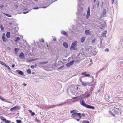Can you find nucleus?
<instances>
[{
    "label": "nucleus",
    "mask_w": 123,
    "mask_h": 123,
    "mask_svg": "<svg viewBox=\"0 0 123 123\" xmlns=\"http://www.w3.org/2000/svg\"><path fill=\"white\" fill-rule=\"evenodd\" d=\"M121 106L118 104H115L114 106V113L116 114H121L122 113Z\"/></svg>",
    "instance_id": "1"
},
{
    "label": "nucleus",
    "mask_w": 123,
    "mask_h": 123,
    "mask_svg": "<svg viewBox=\"0 0 123 123\" xmlns=\"http://www.w3.org/2000/svg\"><path fill=\"white\" fill-rule=\"evenodd\" d=\"M80 114V113H73L71 115V117L76 119L77 121H79L81 117Z\"/></svg>",
    "instance_id": "2"
},
{
    "label": "nucleus",
    "mask_w": 123,
    "mask_h": 123,
    "mask_svg": "<svg viewBox=\"0 0 123 123\" xmlns=\"http://www.w3.org/2000/svg\"><path fill=\"white\" fill-rule=\"evenodd\" d=\"M77 41H75L72 43V45L70 47V49L71 50H76V49L75 47L77 45Z\"/></svg>",
    "instance_id": "3"
},
{
    "label": "nucleus",
    "mask_w": 123,
    "mask_h": 123,
    "mask_svg": "<svg viewBox=\"0 0 123 123\" xmlns=\"http://www.w3.org/2000/svg\"><path fill=\"white\" fill-rule=\"evenodd\" d=\"M19 108L18 106H15L14 107L11 108L10 109V111L12 112L16 111L19 110Z\"/></svg>",
    "instance_id": "4"
},
{
    "label": "nucleus",
    "mask_w": 123,
    "mask_h": 123,
    "mask_svg": "<svg viewBox=\"0 0 123 123\" xmlns=\"http://www.w3.org/2000/svg\"><path fill=\"white\" fill-rule=\"evenodd\" d=\"M0 119L2 120L5 123H10L11 122L10 121L6 120V119L3 116L0 117Z\"/></svg>",
    "instance_id": "5"
},
{
    "label": "nucleus",
    "mask_w": 123,
    "mask_h": 123,
    "mask_svg": "<svg viewBox=\"0 0 123 123\" xmlns=\"http://www.w3.org/2000/svg\"><path fill=\"white\" fill-rule=\"evenodd\" d=\"M2 38L3 41L4 42H6L8 41V39L6 37L5 34L4 33L2 35Z\"/></svg>",
    "instance_id": "6"
},
{
    "label": "nucleus",
    "mask_w": 123,
    "mask_h": 123,
    "mask_svg": "<svg viewBox=\"0 0 123 123\" xmlns=\"http://www.w3.org/2000/svg\"><path fill=\"white\" fill-rule=\"evenodd\" d=\"M85 107L89 109H94L95 108L93 106L87 105L85 103Z\"/></svg>",
    "instance_id": "7"
},
{
    "label": "nucleus",
    "mask_w": 123,
    "mask_h": 123,
    "mask_svg": "<svg viewBox=\"0 0 123 123\" xmlns=\"http://www.w3.org/2000/svg\"><path fill=\"white\" fill-rule=\"evenodd\" d=\"M90 8L89 7L88 8V10L87 11V14L86 16V18L87 19L89 17L90 15Z\"/></svg>",
    "instance_id": "8"
},
{
    "label": "nucleus",
    "mask_w": 123,
    "mask_h": 123,
    "mask_svg": "<svg viewBox=\"0 0 123 123\" xmlns=\"http://www.w3.org/2000/svg\"><path fill=\"white\" fill-rule=\"evenodd\" d=\"M74 62V61L73 60L72 61L70 62L67 64L66 65V66L67 67H70L73 64Z\"/></svg>",
    "instance_id": "9"
},
{
    "label": "nucleus",
    "mask_w": 123,
    "mask_h": 123,
    "mask_svg": "<svg viewBox=\"0 0 123 123\" xmlns=\"http://www.w3.org/2000/svg\"><path fill=\"white\" fill-rule=\"evenodd\" d=\"M19 58L21 59H24L25 58V56L23 52L21 53L19 55Z\"/></svg>",
    "instance_id": "10"
},
{
    "label": "nucleus",
    "mask_w": 123,
    "mask_h": 123,
    "mask_svg": "<svg viewBox=\"0 0 123 123\" xmlns=\"http://www.w3.org/2000/svg\"><path fill=\"white\" fill-rule=\"evenodd\" d=\"M85 33L86 35H90L91 34V31L89 30H85Z\"/></svg>",
    "instance_id": "11"
},
{
    "label": "nucleus",
    "mask_w": 123,
    "mask_h": 123,
    "mask_svg": "<svg viewBox=\"0 0 123 123\" xmlns=\"http://www.w3.org/2000/svg\"><path fill=\"white\" fill-rule=\"evenodd\" d=\"M0 99L2 101L5 102H6L10 103L11 104L12 103L10 102H9L8 101H7L3 97L0 96Z\"/></svg>",
    "instance_id": "12"
},
{
    "label": "nucleus",
    "mask_w": 123,
    "mask_h": 123,
    "mask_svg": "<svg viewBox=\"0 0 123 123\" xmlns=\"http://www.w3.org/2000/svg\"><path fill=\"white\" fill-rule=\"evenodd\" d=\"M60 105H51L49 106H48V107L47 108V109H49V108H54L55 106H60Z\"/></svg>",
    "instance_id": "13"
},
{
    "label": "nucleus",
    "mask_w": 123,
    "mask_h": 123,
    "mask_svg": "<svg viewBox=\"0 0 123 123\" xmlns=\"http://www.w3.org/2000/svg\"><path fill=\"white\" fill-rule=\"evenodd\" d=\"M80 104L81 105L84 106H85V102L83 98L82 99V98H81V100L80 101Z\"/></svg>",
    "instance_id": "14"
},
{
    "label": "nucleus",
    "mask_w": 123,
    "mask_h": 123,
    "mask_svg": "<svg viewBox=\"0 0 123 123\" xmlns=\"http://www.w3.org/2000/svg\"><path fill=\"white\" fill-rule=\"evenodd\" d=\"M106 10L105 9H104L103 10V12L101 14V16L104 17L105 15L106 14Z\"/></svg>",
    "instance_id": "15"
},
{
    "label": "nucleus",
    "mask_w": 123,
    "mask_h": 123,
    "mask_svg": "<svg viewBox=\"0 0 123 123\" xmlns=\"http://www.w3.org/2000/svg\"><path fill=\"white\" fill-rule=\"evenodd\" d=\"M16 71L18 72V73L20 75H22L23 74V72L19 70H16Z\"/></svg>",
    "instance_id": "16"
},
{
    "label": "nucleus",
    "mask_w": 123,
    "mask_h": 123,
    "mask_svg": "<svg viewBox=\"0 0 123 123\" xmlns=\"http://www.w3.org/2000/svg\"><path fill=\"white\" fill-rule=\"evenodd\" d=\"M91 47V46H86V48H85V50H86V51H89V49Z\"/></svg>",
    "instance_id": "17"
},
{
    "label": "nucleus",
    "mask_w": 123,
    "mask_h": 123,
    "mask_svg": "<svg viewBox=\"0 0 123 123\" xmlns=\"http://www.w3.org/2000/svg\"><path fill=\"white\" fill-rule=\"evenodd\" d=\"M6 36L7 38H10V32H7L6 34Z\"/></svg>",
    "instance_id": "18"
},
{
    "label": "nucleus",
    "mask_w": 123,
    "mask_h": 123,
    "mask_svg": "<svg viewBox=\"0 0 123 123\" xmlns=\"http://www.w3.org/2000/svg\"><path fill=\"white\" fill-rule=\"evenodd\" d=\"M63 46L66 48H67L68 47V43L66 42L63 43Z\"/></svg>",
    "instance_id": "19"
},
{
    "label": "nucleus",
    "mask_w": 123,
    "mask_h": 123,
    "mask_svg": "<svg viewBox=\"0 0 123 123\" xmlns=\"http://www.w3.org/2000/svg\"><path fill=\"white\" fill-rule=\"evenodd\" d=\"M28 111L29 112L31 113V115L32 116H34L35 115V113L34 112H32V111L30 110H29Z\"/></svg>",
    "instance_id": "20"
},
{
    "label": "nucleus",
    "mask_w": 123,
    "mask_h": 123,
    "mask_svg": "<svg viewBox=\"0 0 123 123\" xmlns=\"http://www.w3.org/2000/svg\"><path fill=\"white\" fill-rule=\"evenodd\" d=\"M61 33L67 36H68V34H67L66 32L64 31H62L61 32Z\"/></svg>",
    "instance_id": "21"
},
{
    "label": "nucleus",
    "mask_w": 123,
    "mask_h": 123,
    "mask_svg": "<svg viewBox=\"0 0 123 123\" xmlns=\"http://www.w3.org/2000/svg\"><path fill=\"white\" fill-rule=\"evenodd\" d=\"M48 63V62H42L40 63V64H47Z\"/></svg>",
    "instance_id": "22"
},
{
    "label": "nucleus",
    "mask_w": 123,
    "mask_h": 123,
    "mask_svg": "<svg viewBox=\"0 0 123 123\" xmlns=\"http://www.w3.org/2000/svg\"><path fill=\"white\" fill-rule=\"evenodd\" d=\"M106 31H104L103 33L102 34V36L103 37L105 36L106 35Z\"/></svg>",
    "instance_id": "23"
},
{
    "label": "nucleus",
    "mask_w": 123,
    "mask_h": 123,
    "mask_svg": "<svg viewBox=\"0 0 123 123\" xmlns=\"http://www.w3.org/2000/svg\"><path fill=\"white\" fill-rule=\"evenodd\" d=\"M19 50V49L18 48H15V49L14 50L15 53L17 54V52Z\"/></svg>",
    "instance_id": "24"
},
{
    "label": "nucleus",
    "mask_w": 123,
    "mask_h": 123,
    "mask_svg": "<svg viewBox=\"0 0 123 123\" xmlns=\"http://www.w3.org/2000/svg\"><path fill=\"white\" fill-rule=\"evenodd\" d=\"M90 76V74H86V73L85 72V76L91 77Z\"/></svg>",
    "instance_id": "25"
},
{
    "label": "nucleus",
    "mask_w": 123,
    "mask_h": 123,
    "mask_svg": "<svg viewBox=\"0 0 123 123\" xmlns=\"http://www.w3.org/2000/svg\"><path fill=\"white\" fill-rule=\"evenodd\" d=\"M0 63L5 66L6 65V64L4 63L1 61H0Z\"/></svg>",
    "instance_id": "26"
},
{
    "label": "nucleus",
    "mask_w": 123,
    "mask_h": 123,
    "mask_svg": "<svg viewBox=\"0 0 123 123\" xmlns=\"http://www.w3.org/2000/svg\"><path fill=\"white\" fill-rule=\"evenodd\" d=\"M0 28L2 31L4 30V27L2 24L0 25Z\"/></svg>",
    "instance_id": "27"
},
{
    "label": "nucleus",
    "mask_w": 123,
    "mask_h": 123,
    "mask_svg": "<svg viewBox=\"0 0 123 123\" xmlns=\"http://www.w3.org/2000/svg\"><path fill=\"white\" fill-rule=\"evenodd\" d=\"M20 39V38L19 37H17L16 38L15 40V41L16 42H18V41H19Z\"/></svg>",
    "instance_id": "28"
},
{
    "label": "nucleus",
    "mask_w": 123,
    "mask_h": 123,
    "mask_svg": "<svg viewBox=\"0 0 123 123\" xmlns=\"http://www.w3.org/2000/svg\"><path fill=\"white\" fill-rule=\"evenodd\" d=\"M81 41L82 43L84 42L85 41V38L83 37L81 38Z\"/></svg>",
    "instance_id": "29"
},
{
    "label": "nucleus",
    "mask_w": 123,
    "mask_h": 123,
    "mask_svg": "<svg viewBox=\"0 0 123 123\" xmlns=\"http://www.w3.org/2000/svg\"><path fill=\"white\" fill-rule=\"evenodd\" d=\"M27 72L28 74H30L31 73V69H29L27 70Z\"/></svg>",
    "instance_id": "30"
},
{
    "label": "nucleus",
    "mask_w": 123,
    "mask_h": 123,
    "mask_svg": "<svg viewBox=\"0 0 123 123\" xmlns=\"http://www.w3.org/2000/svg\"><path fill=\"white\" fill-rule=\"evenodd\" d=\"M109 112L110 114H111L112 115L113 117H115V116L114 114L111 111H109Z\"/></svg>",
    "instance_id": "31"
},
{
    "label": "nucleus",
    "mask_w": 123,
    "mask_h": 123,
    "mask_svg": "<svg viewBox=\"0 0 123 123\" xmlns=\"http://www.w3.org/2000/svg\"><path fill=\"white\" fill-rule=\"evenodd\" d=\"M4 14L6 16L9 17H12L10 15L8 14H7L5 13H4Z\"/></svg>",
    "instance_id": "32"
},
{
    "label": "nucleus",
    "mask_w": 123,
    "mask_h": 123,
    "mask_svg": "<svg viewBox=\"0 0 123 123\" xmlns=\"http://www.w3.org/2000/svg\"><path fill=\"white\" fill-rule=\"evenodd\" d=\"M16 122L18 123H20L21 122V121L20 120H16Z\"/></svg>",
    "instance_id": "33"
},
{
    "label": "nucleus",
    "mask_w": 123,
    "mask_h": 123,
    "mask_svg": "<svg viewBox=\"0 0 123 123\" xmlns=\"http://www.w3.org/2000/svg\"><path fill=\"white\" fill-rule=\"evenodd\" d=\"M35 119H36V121L37 122H40V120H39L37 119V118H36Z\"/></svg>",
    "instance_id": "34"
},
{
    "label": "nucleus",
    "mask_w": 123,
    "mask_h": 123,
    "mask_svg": "<svg viewBox=\"0 0 123 123\" xmlns=\"http://www.w3.org/2000/svg\"><path fill=\"white\" fill-rule=\"evenodd\" d=\"M5 67H6L8 69L10 70V68L9 67L6 65L5 66Z\"/></svg>",
    "instance_id": "35"
},
{
    "label": "nucleus",
    "mask_w": 123,
    "mask_h": 123,
    "mask_svg": "<svg viewBox=\"0 0 123 123\" xmlns=\"http://www.w3.org/2000/svg\"><path fill=\"white\" fill-rule=\"evenodd\" d=\"M96 41V39H94L92 40V43H94Z\"/></svg>",
    "instance_id": "36"
},
{
    "label": "nucleus",
    "mask_w": 123,
    "mask_h": 123,
    "mask_svg": "<svg viewBox=\"0 0 123 123\" xmlns=\"http://www.w3.org/2000/svg\"><path fill=\"white\" fill-rule=\"evenodd\" d=\"M36 67L33 65H31V67L33 69L35 68Z\"/></svg>",
    "instance_id": "37"
},
{
    "label": "nucleus",
    "mask_w": 123,
    "mask_h": 123,
    "mask_svg": "<svg viewBox=\"0 0 123 123\" xmlns=\"http://www.w3.org/2000/svg\"><path fill=\"white\" fill-rule=\"evenodd\" d=\"M75 112L74 110H72L70 111V112L71 113H72Z\"/></svg>",
    "instance_id": "38"
},
{
    "label": "nucleus",
    "mask_w": 123,
    "mask_h": 123,
    "mask_svg": "<svg viewBox=\"0 0 123 123\" xmlns=\"http://www.w3.org/2000/svg\"><path fill=\"white\" fill-rule=\"evenodd\" d=\"M105 51L108 52L109 51V49L108 48H106L105 49Z\"/></svg>",
    "instance_id": "39"
},
{
    "label": "nucleus",
    "mask_w": 123,
    "mask_h": 123,
    "mask_svg": "<svg viewBox=\"0 0 123 123\" xmlns=\"http://www.w3.org/2000/svg\"><path fill=\"white\" fill-rule=\"evenodd\" d=\"M39 8H38V6H37V7H35L34 8V9H38Z\"/></svg>",
    "instance_id": "40"
},
{
    "label": "nucleus",
    "mask_w": 123,
    "mask_h": 123,
    "mask_svg": "<svg viewBox=\"0 0 123 123\" xmlns=\"http://www.w3.org/2000/svg\"><path fill=\"white\" fill-rule=\"evenodd\" d=\"M78 98V97H73L72 98L73 99H76V98Z\"/></svg>",
    "instance_id": "41"
},
{
    "label": "nucleus",
    "mask_w": 123,
    "mask_h": 123,
    "mask_svg": "<svg viewBox=\"0 0 123 123\" xmlns=\"http://www.w3.org/2000/svg\"><path fill=\"white\" fill-rule=\"evenodd\" d=\"M90 93H89L88 94L87 96H86V97H88L90 96Z\"/></svg>",
    "instance_id": "42"
},
{
    "label": "nucleus",
    "mask_w": 123,
    "mask_h": 123,
    "mask_svg": "<svg viewBox=\"0 0 123 123\" xmlns=\"http://www.w3.org/2000/svg\"><path fill=\"white\" fill-rule=\"evenodd\" d=\"M41 41L43 42H44V40L43 39H42L41 40Z\"/></svg>",
    "instance_id": "43"
},
{
    "label": "nucleus",
    "mask_w": 123,
    "mask_h": 123,
    "mask_svg": "<svg viewBox=\"0 0 123 123\" xmlns=\"http://www.w3.org/2000/svg\"><path fill=\"white\" fill-rule=\"evenodd\" d=\"M14 6L15 7L17 8L18 7V6L17 5H14Z\"/></svg>",
    "instance_id": "44"
},
{
    "label": "nucleus",
    "mask_w": 123,
    "mask_h": 123,
    "mask_svg": "<svg viewBox=\"0 0 123 123\" xmlns=\"http://www.w3.org/2000/svg\"><path fill=\"white\" fill-rule=\"evenodd\" d=\"M4 7V6L3 5H2L0 6V7H1V8H3Z\"/></svg>",
    "instance_id": "45"
},
{
    "label": "nucleus",
    "mask_w": 123,
    "mask_h": 123,
    "mask_svg": "<svg viewBox=\"0 0 123 123\" xmlns=\"http://www.w3.org/2000/svg\"><path fill=\"white\" fill-rule=\"evenodd\" d=\"M26 85H27V84H25V83H23V85L24 86H26Z\"/></svg>",
    "instance_id": "46"
},
{
    "label": "nucleus",
    "mask_w": 123,
    "mask_h": 123,
    "mask_svg": "<svg viewBox=\"0 0 123 123\" xmlns=\"http://www.w3.org/2000/svg\"><path fill=\"white\" fill-rule=\"evenodd\" d=\"M114 1V0H111V2L112 4H113V3Z\"/></svg>",
    "instance_id": "47"
},
{
    "label": "nucleus",
    "mask_w": 123,
    "mask_h": 123,
    "mask_svg": "<svg viewBox=\"0 0 123 123\" xmlns=\"http://www.w3.org/2000/svg\"><path fill=\"white\" fill-rule=\"evenodd\" d=\"M14 67V64H12V68H13Z\"/></svg>",
    "instance_id": "48"
},
{
    "label": "nucleus",
    "mask_w": 123,
    "mask_h": 123,
    "mask_svg": "<svg viewBox=\"0 0 123 123\" xmlns=\"http://www.w3.org/2000/svg\"><path fill=\"white\" fill-rule=\"evenodd\" d=\"M47 7V6H46V7H44V6H43V8H46V7Z\"/></svg>",
    "instance_id": "49"
},
{
    "label": "nucleus",
    "mask_w": 123,
    "mask_h": 123,
    "mask_svg": "<svg viewBox=\"0 0 123 123\" xmlns=\"http://www.w3.org/2000/svg\"><path fill=\"white\" fill-rule=\"evenodd\" d=\"M82 123H85V121H83Z\"/></svg>",
    "instance_id": "50"
},
{
    "label": "nucleus",
    "mask_w": 123,
    "mask_h": 123,
    "mask_svg": "<svg viewBox=\"0 0 123 123\" xmlns=\"http://www.w3.org/2000/svg\"><path fill=\"white\" fill-rule=\"evenodd\" d=\"M99 2H98V6H99Z\"/></svg>",
    "instance_id": "51"
},
{
    "label": "nucleus",
    "mask_w": 123,
    "mask_h": 123,
    "mask_svg": "<svg viewBox=\"0 0 123 123\" xmlns=\"http://www.w3.org/2000/svg\"><path fill=\"white\" fill-rule=\"evenodd\" d=\"M96 0H94V3H95L96 1Z\"/></svg>",
    "instance_id": "52"
},
{
    "label": "nucleus",
    "mask_w": 123,
    "mask_h": 123,
    "mask_svg": "<svg viewBox=\"0 0 123 123\" xmlns=\"http://www.w3.org/2000/svg\"><path fill=\"white\" fill-rule=\"evenodd\" d=\"M27 12H23V13H24V14H25V13H27Z\"/></svg>",
    "instance_id": "53"
},
{
    "label": "nucleus",
    "mask_w": 123,
    "mask_h": 123,
    "mask_svg": "<svg viewBox=\"0 0 123 123\" xmlns=\"http://www.w3.org/2000/svg\"><path fill=\"white\" fill-rule=\"evenodd\" d=\"M103 2H102V5L103 6Z\"/></svg>",
    "instance_id": "54"
},
{
    "label": "nucleus",
    "mask_w": 123,
    "mask_h": 123,
    "mask_svg": "<svg viewBox=\"0 0 123 123\" xmlns=\"http://www.w3.org/2000/svg\"><path fill=\"white\" fill-rule=\"evenodd\" d=\"M90 62H92V59H91V60H90Z\"/></svg>",
    "instance_id": "55"
},
{
    "label": "nucleus",
    "mask_w": 123,
    "mask_h": 123,
    "mask_svg": "<svg viewBox=\"0 0 123 123\" xmlns=\"http://www.w3.org/2000/svg\"><path fill=\"white\" fill-rule=\"evenodd\" d=\"M35 1H37V0H35Z\"/></svg>",
    "instance_id": "56"
},
{
    "label": "nucleus",
    "mask_w": 123,
    "mask_h": 123,
    "mask_svg": "<svg viewBox=\"0 0 123 123\" xmlns=\"http://www.w3.org/2000/svg\"><path fill=\"white\" fill-rule=\"evenodd\" d=\"M76 89H77V90H78V87H77Z\"/></svg>",
    "instance_id": "57"
},
{
    "label": "nucleus",
    "mask_w": 123,
    "mask_h": 123,
    "mask_svg": "<svg viewBox=\"0 0 123 123\" xmlns=\"http://www.w3.org/2000/svg\"><path fill=\"white\" fill-rule=\"evenodd\" d=\"M62 67H63L62 66V67H60V68H62Z\"/></svg>",
    "instance_id": "58"
},
{
    "label": "nucleus",
    "mask_w": 123,
    "mask_h": 123,
    "mask_svg": "<svg viewBox=\"0 0 123 123\" xmlns=\"http://www.w3.org/2000/svg\"><path fill=\"white\" fill-rule=\"evenodd\" d=\"M7 49H10V48L9 47H8L7 48Z\"/></svg>",
    "instance_id": "59"
},
{
    "label": "nucleus",
    "mask_w": 123,
    "mask_h": 123,
    "mask_svg": "<svg viewBox=\"0 0 123 123\" xmlns=\"http://www.w3.org/2000/svg\"><path fill=\"white\" fill-rule=\"evenodd\" d=\"M32 74H34V72H32Z\"/></svg>",
    "instance_id": "60"
},
{
    "label": "nucleus",
    "mask_w": 123,
    "mask_h": 123,
    "mask_svg": "<svg viewBox=\"0 0 123 123\" xmlns=\"http://www.w3.org/2000/svg\"><path fill=\"white\" fill-rule=\"evenodd\" d=\"M55 40H56V39H54V41H55Z\"/></svg>",
    "instance_id": "61"
},
{
    "label": "nucleus",
    "mask_w": 123,
    "mask_h": 123,
    "mask_svg": "<svg viewBox=\"0 0 123 123\" xmlns=\"http://www.w3.org/2000/svg\"><path fill=\"white\" fill-rule=\"evenodd\" d=\"M85 74V73H83L82 74Z\"/></svg>",
    "instance_id": "62"
},
{
    "label": "nucleus",
    "mask_w": 123,
    "mask_h": 123,
    "mask_svg": "<svg viewBox=\"0 0 123 123\" xmlns=\"http://www.w3.org/2000/svg\"><path fill=\"white\" fill-rule=\"evenodd\" d=\"M121 100V99H119V100Z\"/></svg>",
    "instance_id": "63"
},
{
    "label": "nucleus",
    "mask_w": 123,
    "mask_h": 123,
    "mask_svg": "<svg viewBox=\"0 0 123 123\" xmlns=\"http://www.w3.org/2000/svg\"><path fill=\"white\" fill-rule=\"evenodd\" d=\"M1 123H2V122H1Z\"/></svg>",
    "instance_id": "64"
}]
</instances>
